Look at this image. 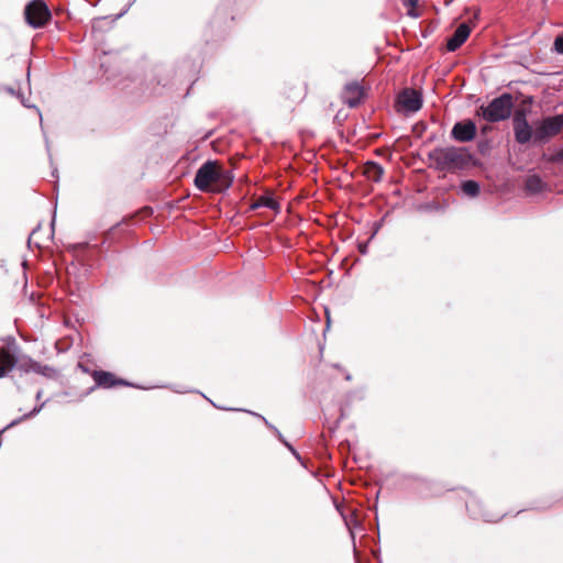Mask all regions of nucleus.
<instances>
[{
  "label": "nucleus",
  "mask_w": 563,
  "mask_h": 563,
  "mask_svg": "<svg viewBox=\"0 0 563 563\" xmlns=\"http://www.w3.org/2000/svg\"><path fill=\"white\" fill-rule=\"evenodd\" d=\"M233 181V176L223 169L218 161H208L196 173L195 186L200 191L221 192L228 189Z\"/></svg>",
  "instance_id": "nucleus-1"
},
{
  "label": "nucleus",
  "mask_w": 563,
  "mask_h": 563,
  "mask_svg": "<svg viewBox=\"0 0 563 563\" xmlns=\"http://www.w3.org/2000/svg\"><path fill=\"white\" fill-rule=\"evenodd\" d=\"M431 166L440 172L455 173L470 163V155L464 148L449 146L437 147L429 153Z\"/></svg>",
  "instance_id": "nucleus-2"
},
{
  "label": "nucleus",
  "mask_w": 563,
  "mask_h": 563,
  "mask_svg": "<svg viewBox=\"0 0 563 563\" xmlns=\"http://www.w3.org/2000/svg\"><path fill=\"white\" fill-rule=\"evenodd\" d=\"M5 344L0 346V378L7 376L13 368L23 373L35 371V361L19 356V346L13 336L4 339Z\"/></svg>",
  "instance_id": "nucleus-3"
},
{
  "label": "nucleus",
  "mask_w": 563,
  "mask_h": 563,
  "mask_svg": "<svg viewBox=\"0 0 563 563\" xmlns=\"http://www.w3.org/2000/svg\"><path fill=\"white\" fill-rule=\"evenodd\" d=\"M512 107V96L510 93H503L493 99L488 106L481 107V111L486 121L498 122L510 117Z\"/></svg>",
  "instance_id": "nucleus-4"
},
{
  "label": "nucleus",
  "mask_w": 563,
  "mask_h": 563,
  "mask_svg": "<svg viewBox=\"0 0 563 563\" xmlns=\"http://www.w3.org/2000/svg\"><path fill=\"white\" fill-rule=\"evenodd\" d=\"M366 97V91L361 81L353 80L344 85L341 92V100L350 108L360 106Z\"/></svg>",
  "instance_id": "nucleus-5"
},
{
  "label": "nucleus",
  "mask_w": 563,
  "mask_h": 563,
  "mask_svg": "<svg viewBox=\"0 0 563 563\" xmlns=\"http://www.w3.org/2000/svg\"><path fill=\"white\" fill-rule=\"evenodd\" d=\"M563 128V115L549 117L542 120L534 130V139L544 141L556 135Z\"/></svg>",
  "instance_id": "nucleus-6"
},
{
  "label": "nucleus",
  "mask_w": 563,
  "mask_h": 563,
  "mask_svg": "<svg viewBox=\"0 0 563 563\" xmlns=\"http://www.w3.org/2000/svg\"><path fill=\"white\" fill-rule=\"evenodd\" d=\"M514 124V133L515 139L519 144H526L528 143L532 136H534V133L532 131V128L527 121V115L525 110H517L514 114L512 119Z\"/></svg>",
  "instance_id": "nucleus-7"
},
{
  "label": "nucleus",
  "mask_w": 563,
  "mask_h": 563,
  "mask_svg": "<svg viewBox=\"0 0 563 563\" xmlns=\"http://www.w3.org/2000/svg\"><path fill=\"white\" fill-rule=\"evenodd\" d=\"M91 377L98 388L110 389L121 386H131L125 379L119 378L113 373L102 369H93Z\"/></svg>",
  "instance_id": "nucleus-8"
},
{
  "label": "nucleus",
  "mask_w": 563,
  "mask_h": 563,
  "mask_svg": "<svg viewBox=\"0 0 563 563\" xmlns=\"http://www.w3.org/2000/svg\"><path fill=\"white\" fill-rule=\"evenodd\" d=\"M476 124L472 120L456 122L451 131V136L457 142H470L476 136Z\"/></svg>",
  "instance_id": "nucleus-9"
},
{
  "label": "nucleus",
  "mask_w": 563,
  "mask_h": 563,
  "mask_svg": "<svg viewBox=\"0 0 563 563\" xmlns=\"http://www.w3.org/2000/svg\"><path fill=\"white\" fill-rule=\"evenodd\" d=\"M397 103L406 112H417L422 106L421 95L415 89H405L398 96Z\"/></svg>",
  "instance_id": "nucleus-10"
},
{
  "label": "nucleus",
  "mask_w": 563,
  "mask_h": 563,
  "mask_svg": "<svg viewBox=\"0 0 563 563\" xmlns=\"http://www.w3.org/2000/svg\"><path fill=\"white\" fill-rule=\"evenodd\" d=\"M284 93L294 102L302 101L307 96V86L301 81L289 82L285 87Z\"/></svg>",
  "instance_id": "nucleus-11"
},
{
  "label": "nucleus",
  "mask_w": 563,
  "mask_h": 563,
  "mask_svg": "<svg viewBox=\"0 0 563 563\" xmlns=\"http://www.w3.org/2000/svg\"><path fill=\"white\" fill-rule=\"evenodd\" d=\"M364 176L374 183H378L382 180L384 175V168L375 162H366L363 169Z\"/></svg>",
  "instance_id": "nucleus-12"
},
{
  "label": "nucleus",
  "mask_w": 563,
  "mask_h": 563,
  "mask_svg": "<svg viewBox=\"0 0 563 563\" xmlns=\"http://www.w3.org/2000/svg\"><path fill=\"white\" fill-rule=\"evenodd\" d=\"M547 185L538 175H530L525 183V189L530 195H537L545 189Z\"/></svg>",
  "instance_id": "nucleus-13"
},
{
  "label": "nucleus",
  "mask_w": 563,
  "mask_h": 563,
  "mask_svg": "<svg viewBox=\"0 0 563 563\" xmlns=\"http://www.w3.org/2000/svg\"><path fill=\"white\" fill-rule=\"evenodd\" d=\"M52 18L51 11L43 0H37V29L44 26Z\"/></svg>",
  "instance_id": "nucleus-14"
},
{
  "label": "nucleus",
  "mask_w": 563,
  "mask_h": 563,
  "mask_svg": "<svg viewBox=\"0 0 563 563\" xmlns=\"http://www.w3.org/2000/svg\"><path fill=\"white\" fill-rule=\"evenodd\" d=\"M268 208L277 211L279 209V203L272 196H261L252 206V209L257 208Z\"/></svg>",
  "instance_id": "nucleus-15"
},
{
  "label": "nucleus",
  "mask_w": 563,
  "mask_h": 563,
  "mask_svg": "<svg viewBox=\"0 0 563 563\" xmlns=\"http://www.w3.org/2000/svg\"><path fill=\"white\" fill-rule=\"evenodd\" d=\"M24 21L35 29V0H29L24 8Z\"/></svg>",
  "instance_id": "nucleus-16"
},
{
  "label": "nucleus",
  "mask_w": 563,
  "mask_h": 563,
  "mask_svg": "<svg viewBox=\"0 0 563 563\" xmlns=\"http://www.w3.org/2000/svg\"><path fill=\"white\" fill-rule=\"evenodd\" d=\"M462 191L468 197H476L479 194V185L475 180H466L461 186Z\"/></svg>",
  "instance_id": "nucleus-17"
},
{
  "label": "nucleus",
  "mask_w": 563,
  "mask_h": 563,
  "mask_svg": "<svg viewBox=\"0 0 563 563\" xmlns=\"http://www.w3.org/2000/svg\"><path fill=\"white\" fill-rule=\"evenodd\" d=\"M35 416V406L25 415L21 416L20 418H16L14 420H12L10 423H8L1 431L0 433H3L5 432L7 430L18 426L19 423H21L22 421H24L25 419H29V418H32Z\"/></svg>",
  "instance_id": "nucleus-18"
},
{
  "label": "nucleus",
  "mask_w": 563,
  "mask_h": 563,
  "mask_svg": "<svg viewBox=\"0 0 563 563\" xmlns=\"http://www.w3.org/2000/svg\"><path fill=\"white\" fill-rule=\"evenodd\" d=\"M37 374H41L47 378H58L59 377L58 371L55 368L48 367V366L37 365Z\"/></svg>",
  "instance_id": "nucleus-19"
},
{
  "label": "nucleus",
  "mask_w": 563,
  "mask_h": 563,
  "mask_svg": "<svg viewBox=\"0 0 563 563\" xmlns=\"http://www.w3.org/2000/svg\"><path fill=\"white\" fill-rule=\"evenodd\" d=\"M466 40H467V37H450V40L446 43V49L449 52H454L459 47H461L465 43Z\"/></svg>",
  "instance_id": "nucleus-20"
},
{
  "label": "nucleus",
  "mask_w": 563,
  "mask_h": 563,
  "mask_svg": "<svg viewBox=\"0 0 563 563\" xmlns=\"http://www.w3.org/2000/svg\"><path fill=\"white\" fill-rule=\"evenodd\" d=\"M5 91H8L10 95H16L18 98L21 100V103L29 109H35L34 103H30L29 100H26L23 95L21 93L20 89L16 91L13 87H5Z\"/></svg>",
  "instance_id": "nucleus-21"
},
{
  "label": "nucleus",
  "mask_w": 563,
  "mask_h": 563,
  "mask_svg": "<svg viewBox=\"0 0 563 563\" xmlns=\"http://www.w3.org/2000/svg\"><path fill=\"white\" fill-rule=\"evenodd\" d=\"M473 31V26L471 23L462 22L456 30L454 31L453 35H470Z\"/></svg>",
  "instance_id": "nucleus-22"
},
{
  "label": "nucleus",
  "mask_w": 563,
  "mask_h": 563,
  "mask_svg": "<svg viewBox=\"0 0 563 563\" xmlns=\"http://www.w3.org/2000/svg\"><path fill=\"white\" fill-rule=\"evenodd\" d=\"M418 0H406L405 5L408 7V14L411 16H417L418 14L413 12V7L417 4Z\"/></svg>",
  "instance_id": "nucleus-23"
},
{
  "label": "nucleus",
  "mask_w": 563,
  "mask_h": 563,
  "mask_svg": "<svg viewBox=\"0 0 563 563\" xmlns=\"http://www.w3.org/2000/svg\"><path fill=\"white\" fill-rule=\"evenodd\" d=\"M554 49L559 54H563V37H555Z\"/></svg>",
  "instance_id": "nucleus-24"
},
{
  "label": "nucleus",
  "mask_w": 563,
  "mask_h": 563,
  "mask_svg": "<svg viewBox=\"0 0 563 563\" xmlns=\"http://www.w3.org/2000/svg\"><path fill=\"white\" fill-rule=\"evenodd\" d=\"M22 267H23V290L26 289L27 287V277H26V273H25V268H26V265H27V262L26 260H23L22 263H21Z\"/></svg>",
  "instance_id": "nucleus-25"
},
{
  "label": "nucleus",
  "mask_w": 563,
  "mask_h": 563,
  "mask_svg": "<svg viewBox=\"0 0 563 563\" xmlns=\"http://www.w3.org/2000/svg\"><path fill=\"white\" fill-rule=\"evenodd\" d=\"M77 366H78V368H79V369H81L84 373L89 374V375L91 376V372H92L93 369H90L89 367H87L82 362H79Z\"/></svg>",
  "instance_id": "nucleus-26"
},
{
  "label": "nucleus",
  "mask_w": 563,
  "mask_h": 563,
  "mask_svg": "<svg viewBox=\"0 0 563 563\" xmlns=\"http://www.w3.org/2000/svg\"><path fill=\"white\" fill-rule=\"evenodd\" d=\"M34 235H35V228L30 231L29 236H27V242L26 243H27V247L30 250H32V239H33Z\"/></svg>",
  "instance_id": "nucleus-27"
},
{
  "label": "nucleus",
  "mask_w": 563,
  "mask_h": 563,
  "mask_svg": "<svg viewBox=\"0 0 563 563\" xmlns=\"http://www.w3.org/2000/svg\"><path fill=\"white\" fill-rule=\"evenodd\" d=\"M284 443L286 444V446L292 452V454L299 460L300 456L299 454L295 451V449L287 442L284 441Z\"/></svg>",
  "instance_id": "nucleus-28"
},
{
  "label": "nucleus",
  "mask_w": 563,
  "mask_h": 563,
  "mask_svg": "<svg viewBox=\"0 0 563 563\" xmlns=\"http://www.w3.org/2000/svg\"><path fill=\"white\" fill-rule=\"evenodd\" d=\"M31 67H32V62L30 60V63H29V68H27V74H26V76H27V82H30V77H31Z\"/></svg>",
  "instance_id": "nucleus-29"
},
{
  "label": "nucleus",
  "mask_w": 563,
  "mask_h": 563,
  "mask_svg": "<svg viewBox=\"0 0 563 563\" xmlns=\"http://www.w3.org/2000/svg\"><path fill=\"white\" fill-rule=\"evenodd\" d=\"M31 38H32L31 40V53H33L35 49V37H31Z\"/></svg>",
  "instance_id": "nucleus-30"
},
{
  "label": "nucleus",
  "mask_w": 563,
  "mask_h": 563,
  "mask_svg": "<svg viewBox=\"0 0 563 563\" xmlns=\"http://www.w3.org/2000/svg\"><path fill=\"white\" fill-rule=\"evenodd\" d=\"M29 298L32 302L35 301V291H32Z\"/></svg>",
  "instance_id": "nucleus-31"
},
{
  "label": "nucleus",
  "mask_w": 563,
  "mask_h": 563,
  "mask_svg": "<svg viewBox=\"0 0 563 563\" xmlns=\"http://www.w3.org/2000/svg\"><path fill=\"white\" fill-rule=\"evenodd\" d=\"M275 430V432L277 433L278 438L282 439V433L276 429V428H273Z\"/></svg>",
  "instance_id": "nucleus-32"
},
{
  "label": "nucleus",
  "mask_w": 563,
  "mask_h": 563,
  "mask_svg": "<svg viewBox=\"0 0 563 563\" xmlns=\"http://www.w3.org/2000/svg\"><path fill=\"white\" fill-rule=\"evenodd\" d=\"M559 156L563 159V150L560 152Z\"/></svg>",
  "instance_id": "nucleus-33"
},
{
  "label": "nucleus",
  "mask_w": 563,
  "mask_h": 563,
  "mask_svg": "<svg viewBox=\"0 0 563 563\" xmlns=\"http://www.w3.org/2000/svg\"><path fill=\"white\" fill-rule=\"evenodd\" d=\"M36 305H37V308H38V307L41 306V302L37 300V301H36Z\"/></svg>",
  "instance_id": "nucleus-34"
}]
</instances>
